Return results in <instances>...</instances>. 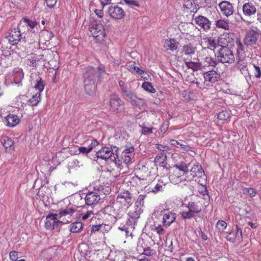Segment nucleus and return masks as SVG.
<instances>
[{"label":"nucleus","instance_id":"f257e3e1","mask_svg":"<svg viewBox=\"0 0 261 261\" xmlns=\"http://www.w3.org/2000/svg\"><path fill=\"white\" fill-rule=\"evenodd\" d=\"M105 74L106 69L103 65H99L97 68L89 66L85 69L83 73L84 86L87 94L92 95L95 93L97 87L96 78L100 82Z\"/></svg>","mask_w":261,"mask_h":261},{"label":"nucleus","instance_id":"f03ea898","mask_svg":"<svg viewBox=\"0 0 261 261\" xmlns=\"http://www.w3.org/2000/svg\"><path fill=\"white\" fill-rule=\"evenodd\" d=\"M195 59L193 58L190 60L184 62V64L182 65L183 73H180V75L184 80L193 85L195 84L196 79L194 77L193 72L203 68L202 63L194 61Z\"/></svg>","mask_w":261,"mask_h":261},{"label":"nucleus","instance_id":"7ed1b4c3","mask_svg":"<svg viewBox=\"0 0 261 261\" xmlns=\"http://www.w3.org/2000/svg\"><path fill=\"white\" fill-rule=\"evenodd\" d=\"M190 164H187L182 162H180V181L186 180L187 181L193 180L194 177L203 178L205 176L204 172L201 165H194L189 171Z\"/></svg>","mask_w":261,"mask_h":261},{"label":"nucleus","instance_id":"20e7f679","mask_svg":"<svg viewBox=\"0 0 261 261\" xmlns=\"http://www.w3.org/2000/svg\"><path fill=\"white\" fill-rule=\"evenodd\" d=\"M203 198L198 195H192V197H186L182 202L183 205H188L189 211L182 212L181 214L184 219H190L194 216L193 213H198L202 207Z\"/></svg>","mask_w":261,"mask_h":261},{"label":"nucleus","instance_id":"39448f33","mask_svg":"<svg viewBox=\"0 0 261 261\" xmlns=\"http://www.w3.org/2000/svg\"><path fill=\"white\" fill-rule=\"evenodd\" d=\"M118 148L116 146L113 147H103L96 152V155L97 158L102 160L110 159L116 164H117V158H118L117 151Z\"/></svg>","mask_w":261,"mask_h":261},{"label":"nucleus","instance_id":"423d86ee","mask_svg":"<svg viewBox=\"0 0 261 261\" xmlns=\"http://www.w3.org/2000/svg\"><path fill=\"white\" fill-rule=\"evenodd\" d=\"M203 78L204 80L203 82H201L198 79H196V82H195L196 87L201 90L206 88L205 85L207 86L210 83H214L217 82L220 78V75L216 71L210 70L203 73Z\"/></svg>","mask_w":261,"mask_h":261},{"label":"nucleus","instance_id":"0eeeda50","mask_svg":"<svg viewBox=\"0 0 261 261\" xmlns=\"http://www.w3.org/2000/svg\"><path fill=\"white\" fill-rule=\"evenodd\" d=\"M218 60L222 63L232 64L235 61L232 51L227 46H222L218 50L217 55Z\"/></svg>","mask_w":261,"mask_h":261},{"label":"nucleus","instance_id":"6e6552de","mask_svg":"<svg viewBox=\"0 0 261 261\" xmlns=\"http://www.w3.org/2000/svg\"><path fill=\"white\" fill-rule=\"evenodd\" d=\"M89 30L97 41L101 42L104 40L106 33L102 24L95 22L91 24Z\"/></svg>","mask_w":261,"mask_h":261},{"label":"nucleus","instance_id":"1a4fd4ad","mask_svg":"<svg viewBox=\"0 0 261 261\" xmlns=\"http://www.w3.org/2000/svg\"><path fill=\"white\" fill-rule=\"evenodd\" d=\"M133 203L132 194L127 191L118 194L116 202L114 204V206L117 207L118 205L121 204L128 208Z\"/></svg>","mask_w":261,"mask_h":261},{"label":"nucleus","instance_id":"9d476101","mask_svg":"<svg viewBox=\"0 0 261 261\" xmlns=\"http://www.w3.org/2000/svg\"><path fill=\"white\" fill-rule=\"evenodd\" d=\"M124 98L126 100L132 103L134 106L141 109L145 105V101L144 99L140 98L130 90L124 91L123 93Z\"/></svg>","mask_w":261,"mask_h":261},{"label":"nucleus","instance_id":"9b49d317","mask_svg":"<svg viewBox=\"0 0 261 261\" xmlns=\"http://www.w3.org/2000/svg\"><path fill=\"white\" fill-rule=\"evenodd\" d=\"M59 216L58 214H49L46 217L45 227L47 229H58L60 225L62 223L58 220Z\"/></svg>","mask_w":261,"mask_h":261},{"label":"nucleus","instance_id":"f8f14e48","mask_svg":"<svg viewBox=\"0 0 261 261\" xmlns=\"http://www.w3.org/2000/svg\"><path fill=\"white\" fill-rule=\"evenodd\" d=\"M195 47L191 44H187L183 46L180 55V58L183 62L193 59V56L195 54Z\"/></svg>","mask_w":261,"mask_h":261},{"label":"nucleus","instance_id":"ddd939ff","mask_svg":"<svg viewBox=\"0 0 261 261\" xmlns=\"http://www.w3.org/2000/svg\"><path fill=\"white\" fill-rule=\"evenodd\" d=\"M194 21L201 30L205 32L210 30L212 22L207 17L202 15H198L195 17Z\"/></svg>","mask_w":261,"mask_h":261},{"label":"nucleus","instance_id":"4468645a","mask_svg":"<svg viewBox=\"0 0 261 261\" xmlns=\"http://www.w3.org/2000/svg\"><path fill=\"white\" fill-rule=\"evenodd\" d=\"M21 24L22 22L20 21L17 28H14L11 30L9 33V35L6 37L8 39L9 42L12 45L17 44L21 39V34L19 30Z\"/></svg>","mask_w":261,"mask_h":261},{"label":"nucleus","instance_id":"2eb2a0df","mask_svg":"<svg viewBox=\"0 0 261 261\" xmlns=\"http://www.w3.org/2000/svg\"><path fill=\"white\" fill-rule=\"evenodd\" d=\"M201 45L203 47V51H207V49L214 50L218 46V40L212 37H204L201 42Z\"/></svg>","mask_w":261,"mask_h":261},{"label":"nucleus","instance_id":"dca6fc26","mask_svg":"<svg viewBox=\"0 0 261 261\" xmlns=\"http://www.w3.org/2000/svg\"><path fill=\"white\" fill-rule=\"evenodd\" d=\"M259 37L258 32L253 30H248L245 36L244 43L247 46H252L256 44Z\"/></svg>","mask_w":261,"mask_h":261},{"label":"nucleus","instance_id":"f3484780","mask_svg":"<svg viewBox=\"0 0 261 261\" xmlns=\"http://www.w3.org/2000/svg\"><path fill=\"white\" fill-rule=\"evenodd\" d=\"M81 206V205L79 204L76 205L69 203L65 208H62L59 210L58 215L60 218L66 216H68V218H69L76 211L77 208Z\"/></svg>","mask_w":261,"mask_h":261},{"label":"nucleus","instance_id":"a211bd4d","mask_svg":"<svg viewBox=\"0 0 261 261\" xmlns=\"http://www.w3.org/2000/svg\"><path fill=\"white\" fill-rule=\"evenodd\" d=\"M84 199L85 203L91 206L97 204L100 200V197L98 192H90L86 194Z\"/></svg>","mask_w":261,"mask_h":261},{"label":"nucleus","instance_id":"6ab92c4d","mask_svg":"<svg viewBox=\"0 0 261 261\" xmlns=\"http://www.w3.org/2000/svg\"><path fill=\"white\" fill-rule=\"evenodd\" d=\"M221 13L225 16L228 17L231 15L234 11L232 5L229 2L222 1L219 5Z\"/></svg>","mask_w":261,"mask_h":261},{"label":"nucleus","instance_id":"aec40b11","mask_svg":"<svg viewBox=\"0 0 261 261\" xmlns=\"http://www.w3.org/2000/svg\"><path fill=\"white\" fill-rule=\"evenodd\" d=\"M197 5L195 0H184L182 8L185 12L191 14L192 12H196L197 10Z\"/></svg>","mask_w":261,"mask_h":261},{"label":"nucleus","instance_id":"412c9836","mask_svg":"<svg viewBox=\"0 0 261 261\" xmlns=\"http://www.w3.org/2000/svg\"><path fill=\"white\" fill-rule=\"evenodd\" d=\"M233 42V39L232 34L228 33H224L221 34L218 39L219 45L221 47L227 46Z\"/></svg>","mask_w":261,"mask_h":261},{"label":"nucleus","instance_id":"4be33fe9","mask_svg":"<svg viewBox=\"0 0 261 261\" xmlns=\"http://www.w3.org/2000/svg\"><path fill=\"white\" fill-rule=\"evenodd\" d=\"M135 149L133 146L126 147L122 152L121 159L123 162L127 164L132 162L134 156Z\"/></svg>","mask_w":261,"mask_h":261},{"label":"nucleus","instance_id":"5701e85b","mask_svg":"<svg viewBox=\"0 0 261 261\" xmlns=\"http://www.w3.org/2000/svg\"><path fill=\"white\" fill-rule=\"evenodd\" d=\"M108 13L111 17L117 19H122L125 15L123 10L118 6L110 7Z\"/></svg>","mask_w":261,"mask_h":261},{"label":"nucleus","instance_id":"b1692460","mask_svg":"<svg viewBox=\"0 0 261 261\" xmlns=\"http://www.w3.org/2000/svg\"><path fill=\"white\" fill-rule=\"evenodd\" d=\"M226 239L228 241L230 242H234L237 240H240L242 239V229L239 227L238 225H236V231H231L226 237Z\"/></svg>","mask_w":261,"mask_h":261},{"label":"nucleus","instance_id":"393cba45","mask_svg":"<svg viewBox=\"0 0 261 261\" xmlns=\"http://www.w3.org/2000/svg\"><path fill=\"white\" fill-rule=\"evenodd\" d=\"M243 14L247 16H251L256 13V6L251 2L245 3L242 7Z\"/></svg>","mask_w":261,"mask_h":261},{"label":"nucleus","instance_id":"a878e982","mask_svg":"<svg viewBox=\"0 0 261 261\" xmlns=\"http://www.w3.org/2000/svg\"><path fill=\"white\" fill-rule=\"evenodd\" d=\"M115 207L114 205L113 206L108 205L105 208V210L106 212H110L113 210L112 213L110 215H113L116 220H119L123 218L125 215V212L122 208L119 209L117 212H115Z\"/></svg>","mask_w":261,"mask_h":261},{"label":"nucleus","instance_id":"bb28decb","mask_svg":"<svg viewBox=\"0 0 261 261\" xmlns=\"http://www.w3.org/2000/svg\"><path fill=\"white\" fill-rule=\"evenodd\" d=\"M122 101L116 94H112L110 96V104L114 110H117L118 107L121 105Z\"/></svg>","mask_w":261,"mask_h":261},{"label":"nucleus","instance_id":"cd10ccee","mask_svg":"<svg viewBox=\"0 0 261 261\" xmlns=\"http://www.w3.org/2000/svg\"><path fill=\"white\" fill-rule=\"evenodd\" d=\"M6 125L13 127L19 123L18 117L16 115L9 114L5 119Z\"/></svg>","mask_w":261,"mask_h":261},{"label":"nucleus","instance_id":"c85d7f7f","mask_svg":"<svg viewBox=\"0 0 261 261\" xmlns=\"http://www.w3.org/2000/svg\"><path fill=\"white\" fill-rule=\"evenodd\" d=\"M236 43L237 45V54L238 58L240 57H244L245 54V50H244V46L243 44L241 41V40L240 38H237L236 41Z\"/></svg>","mask_w":261,"mask_h":261},{"label":"nucleus","instance_id":"c756f323","mask_svg":"<svg viewBox=\"0 0 261 261\" xmlns=\"http://www.w3.org/2000/svg\"><path fill=\"white\" fill-rule=\"evenodd\" d=\"M155 163L156 165L165 167L167 164L166 155L165 153L162 152L158 154L155 158Z\"/></svg>","mask_w":261,"mask_h":261},{"label":"nucleus","instance_id":"7c9ffc66","mask_svg":"<svg viewBox=\"0 0 261 261\" xmlns=\"http://www.w3.org/2000/svg\"><path fill=\"white\" fill-rule=\"evenodd\" d=\"M174 167H175L177 170H176V171H174L173 173L170 174L169 179L172 184L174 185H177L178 184L179 181V176L178 175V170H179V165H175L174 166Z\"/></svg>","mask_w":261,"mask_h":261},{"label":"nucleus","instance_id":"2f4dec72","mask_svg":"<svg viewBox=\"0 0 261 261\" xmlns=\"http://www.w3.org/2000/svg\"><path fill=\"white\" fill-rule=\"evenodd\" d=\"M135 62H128L125 64L126 68L132 72H136L139 74H142L144 71L140 68L136 67L135 65Z\"/></svg>","mask_w":261,"mask_h":261},{"label":"nucleus","instance_id":"473e14b6","mask_svg":"<svg viewBox=\"0 0 261 261\" xmlns=\"http://www.w3.org/2000/svg\"><path fill=\"white\" fill-rule=\"evenodd\" d=\"M175 219L174 214L165 213L163 217V222L166 226H169Z\"/></svg>","mask_w":261,"mask_h":261},{"label":"nucleus","instance_id":"72a5a7b5","mask_svg":"<svg viewBox=\"0 0 261 261\" xmlns=\"http://www.w3.org/2000/svg\"><path fill=\"white\" fill-rule=\"evenodd\" d=\"M202 63L203 67L204 66L215 67L217 64L215 59L210 56H206L200 62Z\"/></svg>","mask_w":261,"mask_h":261},{"label":"nucleus","instance_id":"f704fd0d","mask_svg":"<svg viewBox=\"0 0 261 261\" xmlns=\"http://www.w3.org/2000/svg\"><path fill=\"white\" fill-rule=\"evenodd\" d=\"M247 63L244 59V57L238 58L237 63V67L240 70L242 73L247 71Z\"/></svg>","mask_w":261,"mask_h":261},{"label":"nucleus","instance_id":"c9c22d12","mask_svg":"<svg viewBox=\"0 0 261 261\" xmlns=\"http://www.w3.org/2000/svg\"><path fill=\"white\" fill-rule=\"evenodd\" d=\"M215 25L219 29L228 30L229 29V25L228 20L224 19H220L215 21Z\"/></svg>","mask_w":261,"mask_h":261},{"label":"nucleus","instance_id":"e433bc0d","mask_svg":"<svg viewBox=\"0 0 261 261\" xmlns=\"http://www.w3.org/2000/svg\"><path fill=\"white\" fill-rule=\"evenodd\" d=\"M129 218L127 220V225H132V224H135L137 220L140 217V214L137 211H134L132 213H129L128 214Z\"/></svg>","mask_w":261,"mask_h":261},{"label":"nucleus","instance_id":"4c0bfd02","mask_svg":"<svg viewBox=\"0 0 261 261\" xmlns=\"http://www.w3.org/2000/svg\"><path fill=\"white\" fill-rule=\"evenodd\" d=\"M178 43L174 39L166 40L164 43V47L167 49L174 50L177 48Z\"/></svg>","mask_w":261,"mask_h":261},{"label":"nucleus","instance_id":"58836bf2","mask_svg":"<svg viewBox=\"0 0 261 261\" xmlns=\"http://www.w3.org/2000/svg\"><path fill=\"white\" fill-rule=\"evenodd\" d=\"M40 100V94L37 93L33 95L31 98L28 100L27 103L28 106L34 107L36 106Z\"/></svg>","mask_w":261,"mask_h":261},{"label":"nucleus","instance_id":"ea45409f","mask_svg":"<svg viewBox=\"0 0 261 261\" xmlns=\"http://www.w3.org/2000/svg\"><path fill=\"white\" fill-rule=\"evenodd\" d=\"M194 26L192 23L184 22L182 23V30L180 32L182 34H189L192 33Z\"/></svg>","mask_w":261,"mask_h":261},{"label":"nucleus","instance_id":"a19ab883","mask_svg":"<svg viewBox=\"0 0 261 261\" xmlns=\"http://www.w3.org/2000/svg\"><path fill=\"white\" fill-rule=\"evenodd\" d=\"M83 228V224L81 222H75L70 225V230L71 232H79Z\"/></svg>","mask_w":261,"mask_h":261},{"label":"nucleus","instance_id":"79ce46f5","mask_svg":"<svg viewBox=\"0 0 261 261\" xmlns=\"http://www.w3.org/2000/svg\"><path fill=\"white\" fill-rule=\"evenodd\" d=\"M1 142L6 148H10L13 145V141L12 140L7 136H4L2 138Z\"/></svg>","mask_w":261,"mask_h":261},{"label":"nucleus","instance_id":"37998d69","mask_svg":"<svg viewBox=\"0 0 261 261\" xmlns=\"http://www.w3.org/2000/svg\"><path fill=\"white\" fill-rule=\"evenodd\" d=\"M98 144V142L96 139L89 138L85 142L84 145H85L84 147H87L88 148L91 147L92 150L93 148L97 146Z\"/></svg>","mask_w":261,"mask_h":261},{"label":"nucleus","instance_id":"c03bdc74","mask_svg":"<svg viewBox=\"0 0 261 261\" xmlns=\"http://www.w3.org/2000/svg\"><path fill=\"white\" fill-rule=\"evenodd\" d=\"M227 226V223L222 220H219L216 225L217 229L219 230V232H223L224 231Z\"/></svg>","mask_w":261,"mask_h":261},{"label":"nucleus","instance_id":"a18cd8bd","mask_svg":"<svg viewBox=\"0 0 261 261\" xmlns=\"http://www.w3.org/2000/svg\"><path fill=\"white\" fill-rule=\"evenodd\" d=\"M182 97L186 102H189L194 98V93L189 91H185L182 94Z\"/></svg>","mask_w":261,"mask_h":261},{"label":"nucleus","instance_id":"49530a36","mask_svg":"<svg viewBox=\"0 0 261 261\" xmlns=\"http://www.w3.org/2000/svg\"><path fill=\"white\" fill-rule=\"evenodd\" d=\"M34 88L36 90L38 91L37 93H39V94H40V93L43 90L44 88V84L41 78H39V80L37 81V82L35 84Z\"/></svg>","mask_w":261,"mask_h":261},{"label":"nucleus","instance_id":"de8ad7c7","mask_svg":"<svg viewBox=\"0 0 261 261\" xmlns=\"http://www.w3.org/2000/svg\"><path fill=\"white\" fill-rule=\"evenodd\" d=\"M142 87L145 90L149 92L150 93H154L155 92V90L151 84L149 82L143 83Z\"/></svg>","mask_w":261,"mask_h":261},{"label":"nucleus","instance_id":"09e8293b","mask_svg":"<svg viewBox=\"0 0 261 261\" xmlns=\"http://www.w3.org/2000/svg\"><path fill=\"white\" fill-rule=\"evenodd\" d=\"M244 194L249 196L250 197H253L255 196L256 192L254 189L251 188H246L243 190Z\"/></svg>","mask_w":261,"mask_h":261},{"label":"nucleus","instance_id":"8fccbe9b","mask_svg":"<svg viewBox=\"0 0 261 261\" xmlns=\"http://www.w3.org/2000/svg\"><path fill=\"white\" fill-rule=\"evenodd\" d=\"M122 3L125 4L130 8L139 7V4L135 0H122Z\"/></svg>","mask_w":261,"mask_h":261},{"label":"nucleus","instance_id":"3c124183","mask_svg":"<svg viewBox=\"0 0 261 261\" xmlns=\"http://www.w3.org/2000/svg\"><path fill=\"white\" fill-rule=\"evenodd\" d=\"M218 119L220 120H226L229 118V114L226 111H222L218 114Z\"/></svg>","mask_w":261,"mask_h":261},{"label":"nucleus","instance_id":"603ef678","mask_svg":"<svg viewBox=\"0 0 261 261\" xmlns=\"http://www.w3.org/2000/svg\"><path fill=\"white\" fill-rule=\"evenodd\" d=\"M94 213L92 211H88L85 214H82V219L86 220L92 219L93 217Z\"/></svg>","mask_w":261,"mask_h":261},{"label":"nucleus","instance_id":"864d4df0","mask_svg":"<svg viewBox=\"0 0 261 261\" xmlns=\"http://www.w3.org/2000/svg\"><path fill=\"white\" fill-rule=\"evenodd\" d=\"M21 22L22 23L24 22L26 25L29 26L31 29H33L35 26L37 25V22L30 20L27 18H24L23 20L21 21Z\"/></svg>","mask_w":261,"mask_h":261},{"label":"nucleus","instance_id":"5fc2aeb1","mask_svg":"<svg viewBox=\"0 0 261 261\" xmlns=\"http://www.w3.org/2000/svg\"><path fill=\"white\" fill-rule=\"evenodd\" d=\"M78 150L80 153H82L84 154H87L92 150V147L89 148L84 146H80L78 148Z\"/></svg>","mask_w":261,"mask_h":261},{"label":"nucleus","instance_id":"6e6d98bb","mask_svg":"<svg viewBox=\"0 0 261 261\" xmlns=\"http://www.w3.org/2000/svg\"><path fill=\"white\" fill-rule=\"evenodd\" d=\"M184 151H186L189 153V152H192L193 151L190 146L180 144V152H184Z\"/></svg>","mask_w":261,"mask_h":261},{"label":"nucleus","instance_id":"4d7b16f0","mask_svg":"<svg viewBox=\"0 0 261 261\" xmlns=\"http://www.w3.org/2000/svg\"><path fill=\"white\" fill-rule=\"evenodd\" d=\"M39 58L36 56H34L32 59L30 60V63L28 65L30 66L36 67V62L39 61Z\"/></svg>","mask_w":261,"mask_h":261},{"label":"nucleus","instance_id":"13d9d810","mask_svg":"<svg viewBox=\"0 0 261 261\" xmlns=\"http://www.w3.org/2000/svg\"><path fill=\"white\" fill-rule=\"evenodd\" d=\"M154 253V251L151 249L150 247L144 249L143 254L147 256H151Z\"/></svg>","mask_w":261,"mask_h":261},{"label":"nucleus","instance_id":"bf43d9fd","mask_svg":"<svg viewBox=\"0 0 261 261\" xmlns=\"http://www.w3.org/2000/svg\"><path fill=\"white\" fill-rule=\"evenodd\" d=\"M57 0H46L45 2L48 7L52 8L57 3Z\"/></svg>","mask_w":261,"mask_h":261},{"label":"nucleus","instance_id":"052dcab7","mask_svg":"<svg viewBox=\"0 0 261 261\" xmlns=\"http://www.w3.org/2000/svg\"><path fill=\"white\" fill-rule=\"evenodd\" d=\"M163 186L162 184H157L152 189V192L153 193H157L162 190Z\"/></svg>","mask_w":261,"mask_h":261},{"label":"nucleus","instance_id":"680f3d73","mask_svg":"<svg viewBox=\"0 0 261 261\" xmlns=\"http://www.w3.org/2000/svg\"><path fill=\"white\" fill-rule=\"evenodd\" d=\"M10 258L13 261H15L17 258V252L16 251H11L10 252Z\"/></svg>","mask_w":261,"mask_h":261},{"label":"nucleus","instance_id":"e2e57ef3","mask_svg":"<svg viewBox=\"0 0 261 261\" xmlns=\"http://www.w3.org/2000/svg\"><path fill=\"white\" fill-rule=\"evenodd\" d=\"M254 67L255 69L256 73L255 74V76L256 78H260L261 77V70L259 66L254 65Z\"/></svg>","mask_w":261,"mask_h":261},{"label":"nucleus","instance_id":"0e129e2a","mask_svg":"<svg viewBox=\"0 0 261 261\" xmlns=\"http://www.w3.org/2000/svg\"><path fill=\"white\" fill-rule=\"evenodd\" d=\"M154 231H155L158 234H161L163 233L164 229L162 225H158V226L155 227Z\"/></svg>","mask_w":261,"mask_h":261},{"label":"nucleus","instance_id":"69168bd1","mask_svg":"<svg viewBox=\"0 0 261 261\" xmlns=\"http://www.w3.org/2000/svg\"><path fill=\"white\" fill-rule=\"evenodd\" d=\"M119 85L121 88V89L123 92H124V91H127L126 87L125 86V82L123 81H119Z\"/></svg>","mask_w":261,"mask_h":261},{"label":"nucleus","instance_id":"338daca9","mask_svg":"<svg viewBox=\"0 0 261 261\" xmlns=\"http://www.w3.org/2000/svg\"><path fill=\"white\" fill-rule=\"evenodd\" d=\"M142 132L143 134L146 135L148 133H152V128L144 126L142 127Z\"/></svg>","mask_w":261,"mask_h":261},{"label":"nucleus","instance_id":"774afa93","mask_svg":"<svg viewBox=\"0 0 261 261\" xmlns=\"http://www.w3.org/2000/svg\"><path fill=\"white\" fill-rule=\"evenodd\" d=\"M158 148L159 150H162L163 151H167V150H168V146H164V145H161V144H159L158 145Z\"/></svg>","mask_w":261,"mask_h":261}]
</instances>
